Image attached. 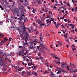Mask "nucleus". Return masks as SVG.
Segmentation results:
<instances>
[{
  "label": "nucleus",
  "instance_id": "f257e3e1",
  "mask_svg": "<svg viewBox=\"0 0 77 77\" xmlns=\"http://www.w3.org/2000/svg\"><path fill=\"white\" fill-rule=\"evenodd\" d=\"M23 34L25 35L26 36H25L26 37V39H28V37H29V35L27 32H26L25 29L23 30Z\"/></svg>",
  "mask_w": 77,
  "mask_h": 77
},
{
  "label": "nucleus",
  "instance_id": "f03ea898",
  "mask_svg": "<svg viewBox=\"0 0 77 77\" xmlns=\"http://www.w3.org/2000/svg\"><path fill=\"white\" fill-rule=\"evenodd\" d=\"M45 49V48H39V49H40L39 51L40 53H41L42 54H43L44 53V51Z\"/></svg>",
  "mask_w": 77,
  "mask_h": 77
},
{
  "label": "nucleus",
  "instance_id": "7ed1b4c3",
  "mask_svg": "<svg viewBox=\"0 0 77 77\" xmlns=\"http://www.w3.org/2000/svg\"><path fill=\"white\" fill-rule=\"evenodd\" d=\"M24 52V50H22L21 51H19V53H18V54L19 55H20V56H22V53H23Z\"/></svg>",
  "mask_w": 77,
  "mask_h": 77
},
{
  "label": "nucleus",
  "instance_id": "20e7f679",
  "mask_svg": "<svg viewBox=\"0 0 77 77\" xmlns=\"http://www.w3.org/2000/svg\"><path fill=\"white\" fill-rule=\"evenodd\" d=\"M40 45L41 46V48H45V46L43 44L40 43Z\"/></svg>",
  "mask_w": 77,
  "mask_h": 77
},
{
  "label": "nucleus",
  "instance_id": "39448f33",
  "mask_svg": "<svg viewBox=\"0 0 77 77\" xmlns=\"http://www.w3.org/2000/svg\"><path fill=\"white\" fill-rule=\"evenodd\" d=\"M26 39V37H25V42L24 43V44L25 45H27V40Z\"/></svg>",
  "mask_w": 77,
  "mask_h": 77
},
{
  "label": "nucleus",
  "instance_id": "423d86ee",
  "mask_svg": "<svg viewBox=\"0 0 77 77\" xmlns=\"http://www.w3.org/2000/svg\"><path fill=\"white\" fill-rule=\"evenodd\" d=\"M37 67V66H35L31 67V68H33V70H35L36 69V67Z\"/></svg>",
  "mask_w": 77,
  "mask_h": 77
},
{
  "label": "nucleus",
  "instance_id": "0eeeda50",
  "mask_svg": "<svg viewBox=\"0 0 77 77\" xmlns=\"http://www.w3.org/2000/svg\"><path fill=\"white\" fill-rule=\"evenodd\" d=\"M26 73V72L24 71H23L22 72V75L23 76H25V75H24V74H25Z\"/></svg>",
  "mask_w": 77,
  "mask_h": 77
},
{
  "label": "nucleus",
  "instance_id": "6e6552de",
  "mask_svg": "<svg viewBox=\"0 0 77 77\" xmlns=\"http://www.w3.org/2000/svg\"><path fill=\"white\" fill-rule=\"evenodd\" d=\"M61 65L62 66V67H63H63H65L66 66V65L65 64V63H61Z\"/></svg>",
  "mask_w": 77,
  "mask_h": 77
},
{
  "label": "nucleus",
  "instance_id": "1a4fd4ad",
  "mask_svg": "<svg viewBox=\"0 0 77 77\" xmlns=\"http://www.w3.org/2000/svg\"><path fill=\"white\" fill-rule=\"evenodd\" d=\"M20 27L21 29L23 30H24L25 29V26L24 27L23 26H20Z\"/></svg>",
  "mask_w": 77,
  "mask_h": 77
},
{
  "label": "nucleus",
  "instance_id": "9d476101",
  "mask_svg": "<svg viewBox=\"0 0 77 77\" xmlns=\"http://www.w3.org/2000/svg\"><path fill=\"white\" fill-rule=\"evenodd\" d=\"M26 73H27V75L29 76L30 75L31 72L30 71H29V72L27 71Z\"/></svg>",
  "mask_w": 77,
  "mask_h": 77
},
{
  "label": "nucleus",
  "instance_id": "9b49d317",
  "mask_svg": "<svg viewBox=\"0 0 77 77\" xmlns=\"http://www.w3.org/2000/svg\"><path fill=\"white\" fill-rule=\"evenodd\" d=\"M67 35H68V34H67V33H66V34H65V35H64V36L65 37V39H66V38H68Z\"/></svg>",
  "mask_w": 77,
  "mask_h": 77
},
{
  "label": "nucleus",
  "instance_id": "f8f14e48",
  "mask_svg": "<svg viewBox=\"0 0 77 77\" xmlns=\"http://www.w3.org/2000/svg\"><path fill=\"white\" fill-rule=\"evenodd\" d=\"M12 3H13V6H14L15 5H16L15 1H14L13 0L12 1Z\"/></svg>",
  "mask_w": 77,
  "mask_h": 77
},
{
  "label": "nucleus",
  "instance_id": "ddd939ff",
  "mask_svg": "<svg viewBox=\"0 0 77 77\" xmlns=\"http://www.w3.org/2000/svg\"><path fill=\"white\" fill-rule=\"evenodd\" d=\"M35 48L33 46H30V47H29V49H34Z\"/></svg>",
  "mask_w": 77,
  "mask_h": 77
},
{
  "label": "nucleus",
  "instance_id": "4468645a",
  "mask_svg": "<svg viewBox=\"0 0 77 77\" xmlns=\"http://www.w3.org/2000/svg\"><path fill=\"white\" fill-rule=\"evenodd\" d=\"M38 24H40H40H41V20H40L39 19L38 21Z\"/></svg>",
  "mask_w": 77,
  "mask_h": 77
},
{
  "label": "nucleus",
  "instance_id": "2eb2a0df",
  "mask_svg": "<svg viewBox=\"0 0 77 77\" xmlns=\"http://www.w3.org/2000/svg\"><path fill=\"white\" fill-rule=\"evenodd\" d=\"M23 17H22V16H20V21H22L23 18Z\"/></svg>",
  "mask_w": 77,
  "mask_h": 77
},
{
  "label": "nucleus",
  "instance_id": "dca6fc26",
  "mask_svg": "<svg viewBox=\"0 0 77 77\" xmlns=\"http://www.w3.org/2000/svg\"><path fill=\"white\" fill-rule=\"evenodd\" d=\"M65 41H66V42H69V40L68 39V38H66V39H65Z\"/></svg>",
  "mask_w": 77,
  "mask_h": 77
},
{
  "label": "nucleus",
  "instance_id": "f3484780",
  "mask_svg": "<svg viewBox=\"0 0 77 77\" xmlns=\"http://www.w3.org/2000/svg\"><path fill=\"white\" fill-rule=\"evenodd\" d=\"M4 38V41H5H5H6L8 40V39L6 37H5V38Z\"/></svg>",
  "mask_w": 77,
  "mask_h": 77
},
{
  "label": "nucleus",
  "instance_id": "a211bd4d",
  "mask_svg": "<svg viewBox=\"0 0 77 77\" xmlns=\"http://www.w3.org/2000/svg\"><path fill=\"white\" fill-rule=\"evenodd\" d=\"M54 75V74L53 73H51V75L50 76H51V77H53L54 76H55Z\"/></svg>",
  "mask_w": 77,
  "mask_h": 77
},
{
  "label": "nucleus",
  "instance_id": "6ab92c4d",
  "mask_svg": "<svg viewBox=\"0 0 77 77\" xmlns=\"http://www.w3.org/2000/svg\"><path fill=\"white\" fill-rule=\"evenodd\" d=\"M61 69L63 72H64V70H63V69H62L61 68H59V70Z\"/></svg>",
  "mask_w": 77,
  "mask_h": 77
},
{
  "label": "nucleus",
  "instance_id": "aec40b11",
  "mask_svg": "<svg viewBox=\"0 0 77 77\" xmlns=\"http://www.w3.org/2000/svg\"><path fill=\"white\" fill-rule=\"evenodd\" d=\"M36 39H35L33 41V42H36L37 43V41H36Z\"/></svg>",
  "mask_w": 77,
  "mask_h": 77
},
{
  "label": "nucleus",
  "instance_id": "412c9836",
  "mask_svg": "<svg viewBox=\"0 0 77 77\" xmlns=\"http://www.w3.org/2000/svg\"><path fill=\"white\" fill-rule=\"evenodd\" d=\"M4 36V35H3L0 34V36L1 37H2V38H3V37Z\"/></svg>",
  "mask_w": 77,
  "mask_h": 77
},
{
  "label": "nucleus",
  "instance_id": "4be33fe9",
  "mask_svg": "<svg viewBox=\"0 0 77 77\" xmlns=\"http://www.w3.org/2000/svg\"><path fill=\"white\" fill-rule=\"evenodd\" d=\"M0 61L1 63H2V58H1L0 57Z\"/></svg>",
  "mask_w": 77,
  "mask_h": 77
},
{
  "label": "nucleus",
  "instance_id": "5701e85b",
  "mask_svg": "<svg viewBox=\"0 0 77 77\" xmlns=\"http://www.w3.org/2000/svg\"><path fill=\"white\" fill-rule=\"evenodd\" d=\"M55 28L56 29H58L59 28V26H57V25H55Z\"/></svg>",
  "mask_w": 77,
  "mask_h": 77
},
{
  "label": "nucleus",
  "instance_id": "b1692460",
  "mask_svg": "<svg viewBox=\"0 0 77 77\" xmlns=\"http://www.w3.org/2000/svg\"><path fill=\"white\" fill-rule=\"evenodd\" d=\"M40 2V0H39L38 1V4H40V5H41L42 4V3H41Z\"/></svg>",
  "mask_w": 77,
  "mask_h": 77
},
{
  "label": "nucleus",
  "instance_id": "393cba45",
  "mask_svg": "<svg viewBox=\"0 0 77 77\" xmlns=\"http://www.w3.org/2000/svg\"><path fill=\"white\" fill-rule=\"evenodd\" d=\"M40 40H41V42H42V38L41 36H40Z\"/></svg>",
  "mask_w": 77,
  "mask_h": 77
},
{
  "label": "nucleus",
  "instance_id": "a878e982",
  "mask_svg": "<svg viewBox=\"0 0 77 77\" xmlns=\"http://www.w3.org/2000/svg\"><path fill=\"white\" fill-rule=\"evenodd\" d=\"M45 25V23H43L42 24H40V26H44Z\"/></svg>",
  "mask_w": 77,
  "mask_h": 77
},
{
  "label": "nucleus",
  "instance_id": "bb28decb",
  "mask_svg": "<svg viewBox=\"0 0 77 77\" xmlns=\"http://www.w3.org/2000/svg\"><path fill=\"white\" fill-rule=\"evenodd\" d=\"M59 45H60L61 46H63V45L62 44V43H61V42H60V43H59Z\"/></svg>",
  "mask_w": 77,
  "mask_h": 77
},
{
  "label": "nucleus",
  "instance_id": "cd10ccee",
  "mask_svg": "<svg viewBox=\"0 0 77 77\" xmlns=\"http://www.w3.org/2000/svg\"><path fill=\"white\" fill-rule=\"evenodd\" d=\"M19 48H23V46H19Z\"/></svg>",
  "mask_w": 77,
  "mask_h": 77
},
{
  "label": "nucleus",
  "instance_id": "c85d7f7f",
  "mask_svg": "<svg viewBox=\"0 0 77 77\" xmlns=\"http://www.w3.org/2000/svg\"><path fill=\"white\" fill-rule=\"evenodd\" d=\"M26 3H27V0H23Z\"/></svg>",
  "mask_w": 77,
  "mask_h": 77
},
{
  "label": "nucleus",
  "instance_id": "c756f323",
  "mask_svg": "<svg viewBox=\"0 0 77 77\" xmlns=\"http://www.w3.org/2000/svg\"><path fill=\"white\" fill-rule=\"evenodd\" d=\"M27 5V3H25L23 4V5H24V6H26Z\"/></svg>",
  "mask_w": 77,
  "mask_h": 77
},
{
  "label": "nucleus",
  "instance_id": "7c9ffc66",
  "mask_svg": "<svg viewBox=\"0 0 77 77\" xmlns=\"http://www.w3.org/2000/svg\"><path fill=\"white\" fill-rule=\"evenodd\" d=\"M53 45H50V47H51V48H53Z\"/></svg>",
  "mask_w": 77,
  "mask_h": 77
},
{
  "label": "nucleus",
  "instance_id": "2f4dec72",
  "mask_svg": "<svg viewBox=\"0 0 77 77\" xmlns=\"http://www.w3.org/2000/svg\"><path fill=\"white\" fill-rule=\"evenodd\" d=\"M12 39V38L11 37L9 38V40L10 41H11Z\"/></svg>",
  "mask_w": 77,
  "mask_h": 77
},
{
  "label": "nucleus",
  "instance_id": "473e14b6",
  "mask_svg": "<svg viewBox=\"0 0 77 77\" xmlns=\"http://www.w3.org/2000/svg\"><path fill=\"white\" fill-rule=\"evenodd\" d=\"M31 30L33 29V28L32 26H31Z\"/></svg>",
  "mask_w": 77,
  "mask_h": 77
},
{
  "label": "nucleus",
  "instance_id": "72a5a7b5",
  "mask_svg": "<svg viewBox=\"0 0 77 77\" xmlns=\"http://www.w3.org/2000/svg\"><path fill=\"white\" fill-rule=\"evenodd\" d=\"M66 68H67V69L68 70H69V67L68 66H66Z\"/></svg>",
  "mask_w": 77,
  "mask_h": 77
},
{
  "label": "nucleus",
  "instance_id": "f704fd0d",
  "mask_svg": "<svg viewBox=\"0 0 77 77\" xmlns=\"http://www.w3.org/2000/svg\"><path fill=\"white\" fill-rule=\"evenodd\" d=\"M47 73H48V72L47 71H45V72H44V74H46Z\"/></svg>",
  "mask_w": 77,
  "mask_h": 77
},
{
  "label": "nucleus",
  "instance_id": "c9c22d12",
  "mask_svg": "<svg viewBox=\"0 0 77 77\" xmlns=\"http://www.w3.org/2000/svg\"><path fill=\"white\" fill-rule=\"evenodd\" d=\"M71 32H75L74 30V29L71 30Z\"/></svg>",
  "mask_w": 77,
  "mask_h": 77
},
{
  "label": "nucleus",
  "instance_id": "e433bc0d",
  "mask_svg": "<svg viewBox=\"0 0 77 77\" xmlns=\"http://www.w3.org/2000/svg\"><path fill=\"white\" fill-rule=\"evenodd\" d=\"M74 24H72V29H74Z\"/></svg>",
  "mask_w": 77,
  "mask_h": 77
},
{
  "label": "nucleus",
  "instance_id": "4c0bfd02",
  "mask_svg": "<svg viewBox=\"0 0 77 77\" xmlns=\"http://www.w3.org/2000/svg\"><path fill=\"white\" fill-rule=\"evenodd\" d=\"M17 29L18 30H19V31H20V28H18V27H16Z\"/></svg>",
  "mask_w": 77,
  "mask_h": 77
},
{
  "label": "nucleus",
  "instance_id": "58836bf2",
  "mask_svg": "<svg viewBox=\"0 0 77 77\" xmlns=\"http://www.w3.org/2000/svg\"><path fill=\"white\" fill-rule=\"evenodd\" d=\"M22 9L21 8H19V10H20V12L21 11V10Z\"/></svg>",
  "mask_w": 77,
  "mask_h": 77
},
{
  "label": "nucleus",
  "instance_id": "ea45409f",
  "mask_svg": "<svg viewBox=\"0 0 77 77\" xmlns=\"http://www.w3.org/2000/svg\"><path fill=\"white\" fill-rule=\"evenodd\" d=\"M4 42H5V41H3L2 40L1 41V43H3H3Z\"/></svg>",
  "mask_w": 77,
  "mask_h": 77
},
{
  "label": "nucleus",
  "instance_id": "a19ab883",
  "mask_svg": "<svg viewBox=\"0 0 77 77\" xmlns=\"http://www.w3.org/2000/svg\"><path fill=\"white\" fill-rule=\"evenodd\" d=\"M0 24H1V25H2V21L0 22Z\"/></svg>",
  "mask_w": 77,
  "mask_h": 77
},
{
  "label": "nucleus",
  "instance_id": "79ce46f5",
  "mask_svg": "<svg viewBox=\"0 0 77 77\" xmlns=\"http://www.w3.org/2000/svg\"><path fill=\"white\" fill-rule=\"evenodd\" d=\"M30 8H31L30 7L28 6V9L30 10Z\"/></svg>",
  "mask_w": 77,
  "mask_h": 77
},
{
  "label": "nucleus",
  "instance_id": "37998d69",
  "mask_svg": "<svg viewBox=\"0 0 77 77\" xmlns=\"http://www.w3.org/2000/svg\"><path fill=\"white\" fill-rule=\"evenodd\" d=\"M31 66V63H28V66Z\"/></svg>",
  "mask_w": 77,
  "mask_h": 77
},
{
  "label": "nucleus",
  "instance_id": "c03bdc74",
  "mask_svg": "<svg viewBox=\"0 0 77 77\" xmlns=\"http://www.w3.org/2000/svg\"><path fill=\"white\" fill-rule=\"evenodd\" d=\"M56 63H57L58 64H61V63L60 62H56Z\"/></svg>",
  "mask_w": 77,
  "mask_h": 77
},
{
  "label": "nucleus",
  "instance_id": "a18cd8bd",
  "mask_svg": "<svg viewBox=\"0 0 77 77\" xmlns=\"http://www.w3.org/2000/svg\"><path fill=\"white\" fill-rule=\"evenodd\" d=\"M76 71H77V70H74V71H73V72L75 73Z\"/></svg>",
  "mask_w": 77,
  "mask_h": 77
},
{
  "label": "nucleus",
  "instance_id": "49530a36",
  "mask_svg": "<svg viewBox=\"0 0 77 77\" xmlns=\"http://www.w3.org/2000/svg\"><path fill=\"white\" fill-rule=\"evenodd\" d=\"M57 25L58 26L60 25V23H58L57 24Z\"/></svg>",
  "mask_w": 77,
  "mask_h": 77
},
{
  "label": "nucleus",
  "instance_id": "de8ad7c7",
  "mask_svg": "<svg viewBox=\"0 0 77 77\" xmlns=\"http://www.w3.org/2000/svg\"><path fill=\"white\" fill-rule=\"evenodd\" d=\"M74 10H75L74 9L72 8V11H74Z\"/></svg>",
  "mask_w": 77,
  "mask_h": 77
},
{
  "label": "nucleus",
  "instance_id": "09e8293b",
  "mask_svg": "<svg viewBox=\"0 0 77 77\" xmlns=\"http://www.w3.org/2000/svg\"><path fill=\"white\" fill-rule=\"evenodd\" d=\"M54 9H56L57 8V7L56 6H54Z\"/></svg>",
  "mask_w": 77,
  "mask_h": 77
},
{
  "label": "nucleus",
  "instance_id": "8fccbe9b",
  "mask_svg": "<svg viewBox=\"0 0 77 77\" xmlns=\"http://www.w3.org/2000/svg\"><path fill=\"white\" fill-rule=\"evenodd\" d=\"M65 13L66 14H68V12L66 11V10L65 11Z\"/></svg>",
  "mask_w": 77,
  "mask_h": 77
},
{
  "label": "nucleus",
  "instance_id": "3c124183",
  "mask_svg": "<svg viewBox=\"0 0 77 77\" xmlns=\"http://www.w3.org/2000/svg\"><path fill=\"white\" fill-rule=\"evenodd\" d=\"M66 5H67V6H70V5L69 4H68V3H67Z\"/></svg>",
  "mask_w": 77,
  "mask_h": 77
},
{
  "label": "nucleus",
  "instance_id": "603ef678",
  "mask_svg": "<svg viewBox=\"0 0 77 77\" xmlns=\"http://www.w3.org/2000/svg\"><path fill=\"white\" fill-rule=\"evenodd\" d=\"M61 72H60V71H59L58 72H57V74H58L59 73H60Z\"/></svg>",
  "mask_w": 77,
  "mask_h": 77
},
{
  "label": "nucleus",
  "instance_id": "864d4df0",
  "mask_svg": "<svg viewBox=\"0 0 77 77\" xmlns=\"http://www.w3.org/2000/svg\"><path fill=\"white\" fill-rule=\"evenodd\" d=\"M24 59V60H25V58H26V57H23V56H24L22 55Z\"/></svg>",
  "mask_w": 77,
  "mask_h": 77
},
{
  "label": "nucleus",
  "instance_id": "5fc2aeb1",
  "mask_svg": "<svg viewBox=\"0 0 77 77\" xmlns=\"http://www.w3.org/2000/svg\"><path fill=\"white\" fill-rule=\"evenodd\" d=\"M34 75H37V74L36 72L34 73Z\"/></svg>",
  "mask_w": 77,
  "mask_h": 77
},
{
  "label": "nucleus",
  "instance_id": "6e6d98bb",
  "mask_svg": "<svg viewBox=\"0 0 77 77\" xmlns=\"http://www.w3.org/2000/svg\"><path fill=\"white\" fill-rule=\"evenodd\" d=\"M38 31H36V34L37 35V34H38Z\"/></svg>",
  "mask_w": 77,
  "mask_h": 77
},
{
  "label": "nucleus",
  "instance_id": "4d7b16f0",
  "mask_svg": "<svg viewBox=\"0 0 77 77\" xmlns=\"http://www.w3.org/2000/svg\"><path fill=\"white\" fill-rule=\"evenodd\" d=\"M23 65L25 66H26L27 65V64L26 63H24Z\"/></svg>",
  "mask_w": 77,
  "mask_h": 77
},
{
  "label": "nucleus",
  "instance_id": "13d9d810",
  "mask_svg": "<svg viewBox=\"0 0 77 77\" xmlns=\"http://www.w3.org/2000/svg\"><path fill=\"white\" fill-rule=\"evenodd\" d=\"M55 58L56 59H58L59 58L57 57H55Z\"/></svg>",
  "mask_w": 77,
  "mask_h": 77
},
{
  "label": "nucleus",
  "instance_id": "bf43d9fd",
  "mask_svg": "<svg viewBox=\"0 0 77 77\" xmlns=\"http://www.w3.org/2000/svg\"><path fill=\"white\" fill-rule=\"evenodd\" d=\"M21 16H22L23 17H24V14H22Z\"/></svg>",
  "mask_w": 77,
  "mask_h": 77
},
{
  "label": "nucleus",
  "instance_id": "052dcab7",
  "mask_svg": "<svg viewBox=\"0 0 77 77\" xmlns=\"http://www.w3.org/2000/svg\"><path fill=\"white\" fill-rule=\"evenodd\" d=\"M23 26L24 27H25V25H24V22H23Z\"/></svg>",
  "mask_w": 77,
  "mask_h": 77
},
{
  "label": "nucleus",
  "instance_id": "680f3d73",
  "mask_svg": "<svg viewBox=\"0 0 77 77\" xmlns=\"http://www.w3.org/2000/svg\"><path fill=\"white\" fill-rule=\"evenodd\" d=\"M72 2H73V3H75V1L74 0H72Z\"/></svg>",
  "mask_w": 77,
  "mask_h": 77
},
{
  "label": "nucleus",
  "instance_id": "e2e57ef3",
  "mask_svg": "<svg viewBox=\"0 0 77 77\" xmlns=\"http://www.w3.org/2000/svg\"><path fill=\"white\" fill-rule=\"evenodd\" d=\"M67 20L66 19H64V21H65V22H66Z\"/></svg>",
  "mask_w": 77,
  "mask_h": 77
},
{
  "label": "nucleus",
  "instance_id": "0e129e2a",
  "mask_svg": "<svg viewBox=\"0 0 77 77\" xmlns=\"http://www.w3.org/2000/svg\"><path fill=\"white\" fill-rule=\"evenodd\" d=\"M62 11L63 13H64V11L63 10H62Z\"/></svg>",
  "mask_w": 77,
  "mask_h": 77
},
{
  "label": "nucleus",
  "instance_id": "69168bd1",
  "mask_svg": "<svg viewBox=\"0 0 77 77\" xmlns=\"http://www.w3.org/2000/svg\"><path fill=\"white\" fill-rule=\"evenodd\" d=\"M22 39L23 40H24V36H23L22 37Z\"/></svg>",
  "mask_w": 77,
  "mask_h": 77
},
{
  "label": "nucleus",
  "instance_id": "338daca9",
  "mask_svg": "<svg viewBox=\"0 0 77 77\" xmlns=\"http://www.w3.org/2000/svg\"><path fill=\"white\" fill-rule=\"evenodd\" d=\"M26 54H27V53H25L23 54V55H26Z\"/></svg>",
  "mask_w": 77,
  "mask_h": 77
},
{
  "label": "nucleus",
  "instance_id": "774afa93",
  "mask_svg": "<svg viewBox=\"0 0 77 77\" xmlns=\"http://www.w3.org/2000/svg\"><path fill=\"white\" fill-rule=\"evenodd\" d=\"M20 2L22 3L23 2V1H21V0H20Z\"/></svg>",
  "mask_w": 77,
  "mask_h": 77
}]
</instances>
